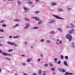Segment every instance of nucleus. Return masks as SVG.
<instances>
[{"instance_id":"nucleus-52","label":"nucleus","mask_w":75,"mask_h":75,"mask_svg":"<svg viewBox=\"0 0 75 75\" xmlns=\"http://www.w3.org/2000/svg\"><path fill=\"white\" fill-rule=\"evenodd\" d=\"M1 68L0 67V73L1 72Z\"/></svg>"},{"instance_id":"nucleus-56","label":"nucleus","mask_w":75,"mask_h":75,"mask_svg":"<svg viewBox=\"0 0 75 75\" xmlns=\"http://www.w3.org/2000/svg\"><path fill=\"white\" fill-rule=\"evenodd\" d=\"M24 75H27V74H25V73H24Z\"/></svg>"},{"instance_id":"nucleus-1","label":"nucleus","mask_w":75,"mask_h":75,"mask_svg":"<svg viewBox=\"0 0 75 75\" xmlns=\"http://www.w3.org/2000/svg\"><path fill=\"white\" fill-rule=\"evenodd\" d=\"M66 38L68 39L69 41H71L72 40V36L70 35L67 34L66 36Z\"/></svg>"},{"instance_id":"nucleus-34","label":"nucleus","mask_w":75,"mask_h":75,"mask_svg":"<svg viewBox=\"0 0 75 75\" xmlns=\"http://www.w3.org/2000/svg\"><path fill=\"white\" fill-rule=\"evenodd\" d=\"M71 25L72 27H75V26L74 25H73L72 24H71Z\"/></svg>"},{"instance_id":"nucleus-12","label":"nucleus","mask_w":75,"mask_h":75,"mask_svg":"<svg viewBox=\"0 0 75 75\" xmlns=\"http://www.w3.org/2000/svg\"><path fill=\"white\" fill-rule=\"evenodd\" d=\"M31 60V59H27V60L26 61V62H29Z\"/></svg>"},{"instance_id":"nucleus-59","label":"nucleus","mask_w":75,"mask_h":75,"mask_svg":"<svg viewBox=\"0 0 75 75\" xmlns=\"http://www.w3.org/2000/svg\"><path fill=\"white\" fill-rule=\"evenodd\" d=\"M40 55H41V57H43V56H42V54H41Z\"/></svg>"},{"instance_id":"nucleus-21","label":"nucleus","mask_w":75,"mask_h":75,"mask_svg":"<svg viewBox=\"0 0 75 75\" xmlns=\"http://www.w3.org/2000/svg\"><path fill=\"white\" fill-rule=\"evenodd\" d=\"M2 26H3V27H5L6 26V25L4 24H2Z\"/></svg>"},{"instance_id":"nucleus-54","label":"nucleus","mask_w":75,"mask_h":75,"mask_svg":"<svg viewBox=\"0 0 75 75\" xmlns=\"http://www.w3.org/2000/svg\"><path fill=\"white\" fill-rule=\"evenodd\" d=\"M0 46H3V45H2L1 44H0Z\"/></svg>"},{"instance_id":"nucleus-9","label":"nucleus","mask_w":75,"mask_h":75,"mask_svg":"<svg viewBox=\"0 0 75 75\" xmlns=\"http://www.w3.org/2000/svg\"><path fill=\"white\" fill-rule=\"evenodd\" d=\"M63 63L64 65L66 66V67H68V64H67V63L66 61H65Z\"/></svg>"},{"instance_id":"nucleus-16","label":"nucleus","mask_w":75,"mask_h":75,"mask_svg":"<svg viewBox=\"0 0 75 75\" xmlns=\"http://www.w3.org/2000/svg\"><path fill=\"white\" fill-rule=\"evenodd\" d=\"M65 58L66 59V60H67V59H68V56H66L65 57Z\"/></svg>"},{"instance_id":"nucleus-24","label":"nucleus","mask_w":75,"mask_h":75,"mask_svg":"<svg viewBox=\"0 0 75 75\" xmlns=\"http://www.w3.org/2000/svg\"><path fill=\"white\" fill-rule=\"evenodd\" d=\"M37 28H38V27H35L33 28V29H37Z\"/></svg>"},{"instance_id":"nucleus-45","label":"nucleus","mask_w":75,"mask_h":75,"mask_svg":"<svg viewBox=\"0 0 75 75\" xmlns=\"http://www.w3.org/2000/svg\"><path fill=\"white\" fill-rule=\"evenodd\" d=\"M33 75H37V74L35 73H34L33 74Z\"/></svg>"},{"instance_id":"nucleus-29","label":"nucleus","mask_w":75,"mask_h":75,"mask_svg":"<svg viewBox=\"0 0 75 75\" xmlns=\"http://www.w3.org/2000/svg\"><path fill=\"white\" fill-rule=\"evenodd\" d=\"M62 72H65V70L64 69H62Z\"/></svg>"},{"instance_id":"nucleus-40","label":"nucleus","mask_w":75,"mask_h":75,"mask_svg":"<svg viewBox=\"0 0 75 75\" xmlns=\"http://www.w3.org/2000/svg\"><path fill=\"white\" fill-rule=\"evenodd\" d=\"M6 59H7L8 60H9V61H10V59H9V58H6Z\"/></svg>"},{"instance_id":"nucleus-23","label":"nucleus","mask_w":75,"mask_h":75,"mask_svg":"<svg viewBox=\"0 0 75 75\" xmlns=\"http://www.w3.org/2000/svg\"><path fill=\"white\" fill-rule=\"evenodd\" d=\"M61 59H64V56H63L61 55Z\"/></svg>"},{"instance_id":"nucleus-11","label":"nucleus","mask_w":75,"mask_h":75,"mask_svg":"<svg viewBox=\"0 0 75 75\" xmlns=\"http://www.w3.org/2000/svg\"><path fill=\"white\" fill-rule=\"evenodd\" d=\"M72 33H73V31L72 30H70L69 32V34H72Z\"/></svg>"},{"instance_id":"nucleus-32","label":"nucleus","mask_w":75,"mask_h":75,"mask_svg":"<svg viewBox=\"0 0 75 75\" xmlns=\"http://www.w3.org/2000/svg\"><path fill=\"white\" fill-rule=\"evenodd\" d=\"M59 42L60 44H61L62 43V42L61 40H60Z\"/></svg>"},{"instance_id":"nucleus-47","label":"nucleus","mask_w":75,"mask_h":75,"mask_svg":"<svg viewBox=\"0 0 75 75\" xmlns=\"http://www.w3.org/2000/svg\"><path fill=\"white\" fill-rule=\"evenodd\" d=\"M12 37L11 36H9V38H12Z\"/></svg>"},{"instance_id":"nucleus-51","label":"nucleus","mask_w":75,"mask_h":75,"mask_svg":"<svg viewBox=\"0 0 75 75\" xmlns=\"http://www.w3.org/2000/svg\"><path fill=\"white\" fill-rule=\"evenodd\" d=\"M22 64L23 65H25V63H23Z\"/></svg>"},{"instance_id":"nucleus-31","label":"nucleus","mask_w":75,"mask_h":75,"mask_svg":"<svg viewBox=\"0 0 75 75\" xmlns=\"http://www.w3.org/2000/svg\"><path fill=\"white\" fill-rule=\"evenodd\" d=\"M42 23V21H39L38 22V24H41Z\"/></svg>"},{"instance_id":"nucleus-37","label":"nucleus","mask_w":75,"mask_h":75,"mask_svg":"<svg viewBox=\"0 0 75 75\" xmlns=\"http://www.w3.org/2000/svg\"><path fill=\"white\" fill-rule=\"evenodd\" d=\"M40 0H35V1L36 3H37V2H38V1H39Z\"/></svg>"},{"instance_id":"nucleus-8","label":"nucleus","mask_w":75,"mask_h":75,"mask_svg":"<svg viewBox=\"0 0 75 75\" xmlns=\"http://www.w3.org/2000/svg\"><path fill=\"white\" fill-rule=\"evenodd\" d=\"M73 75V74L72 73H70L69 72L66 73L64 75Z\"/></svg>"},{"instance_id":"nucleus-27","label":"nucleus","mask_w":75,"mask_h":75,"mask_svg":"<svg viewBox=\"0 0 75 75\" xmlns=\"http://www.w3.org/2000/svg\"><path fill=\"white\" fill-rule=\"evenodd\" d=\"M43 73H44V74H43L42 75H45L46 74V73H45V72L44 71H43Z\"/></svg>"},{"instance_id":"nucleus-36","label":"nucleus","mask_w":75,"mask_h":75,"mask_svg":"<svg viewBox=\"0 0 75 75\" xmlns=\"http://www.w3.org/2000/svg\"><path fill=\"white\" fill-rule=\"evenodd\" d=\"M63 11L61 9H59V11Z\"/></svg>"},{"instance_id":"nucleus-50","label":"nucleus","mask_w":75,"mask_h":75,"mask_svg":"<svg viewBox=\"0 0 75 75\" xmlns=\"http://www.w3.org/2000/svg\"><path fill=\"white\" fill-rule=\"evenodd\" d=\"M18 25H19V24H16V25H15V27H17V26Z\"/></svg>"},{"instance_id":"nucleus-55","label":"nucleus","mask_w":75,"mask_h":75,"mask_svg":"<svg viewBox=\"0 0 75 75\" xmlns=\"http://www.w3.org/2000/svg\"><path fill=\"white\" fill-rule=\"evenodd\" d=\"M22 57H25V56H24V55H22Z\"/></svg>"},{"instance_id":"nucleus-39","label":"nucleus","mask_w":75,"mask_h":75,"mask_svg":"<svg viewBox=\"0 0 75 75\" xmlns=\"http://www.w3.org/2000/svg\"><path fill=\"white\" fill-rule=\"evenodd\" d=\"M45 67H47V66H48V64H45Z\"/></svg>"},{"instance_id":"nucleus-6","label":"nucleus","mask_w":75,"mask_h":75,"mask_svg":"<svg viewBox=\"0 0 75 75\" xmlns=\"http://www.w3.org/2000/svg\"><path fill=\"white\" fill-rule=\"evenodd\" d=\"M26 26L25 27V29H26V28H28V27L30 26V24H28V23H27L26 24Z\"/></svg>"},{"instance_id":"nucleus-57","label":"nucleus","mask_w":75,"mask_h":75,"mask_svg":"<svg viewBox=\"0 0 75 75\" xmlns=\"http://www.w3.org/2000/svg\"><path fill=\"white\" fill-rule=\"evenodd\" d=\"M33 48V46H31V48Z\"/></svg>"},{"instance_id":"nucleus-33","label":"nucleus","mask_w":75,"mask_h":75,"mask_svg":"<svg viewBox=\"0 0 75 75\" xmlns=\"http://www.w3.org/2000/svg\"><path fill=\"white\" fill-rule=\"evenodd\" d=\"M0 32H4V30L2 29H0Z\"/></svg>"},{"instance_id":"nucleus-30","label":"nucleus","mask_w":75,"mask_h":75,"mask_svg":"<svg viewBox=\"0 0 75 75\" xmlns=\"http://www.w3.org/2000/svg\"><path fill=\"white\" fill-rule=\"evenodd\" d=\"M57 64H61V61H58Z\"/></svg>"},{"instance_id":"nucleus-7","label":"nucleus","mask_w":75,"mask_h":75,"mask_svg":"<svg viewBox=\"0 0 75 75\" xmlns=\"http://www.w3.org/2000/svg\"><path fill=\"white\" fill-rule=\"evenodd\" d=\"M38 74L39 75H41V74H42V71L41 70H38Z\"/></svg>"},{"instance_id":"nucleus-43","label":"nucleus","mask_w":75,"mask_h":75,"mask_svg":"<svg viewBox=\"0 0 75 75\" xmlns=\"http://www.w3.org/2000/svg\"><path fill=\"white\" fill-rule=\"evenodd\" d=\"M50 67H52V65L51 63H50Z\"/></svg>"},{"instance_id":"nucleus-22","label":"nucleus","mask_w":75,"mask_h":75,"mask_svg":"<svg viewBox=\"0 0 75 75\" xmlns=\"http://www.w3.org/2000/svg\"><path fill=\"white\" fill-rule=\"evenodd\" d=\"M58 69V70H59V71H60V72H62V69Z\"/></svg>"},{"instance_id":"nucleus-10","label":"nucleus","mask_w":75,"mask_h":75,"mask_svg":"<svg viewBox=\"0 0 75 75\" xmlns=\"http://www.w3.org/2000/svg\"><path fill=\"white\" fill-rule=\"evenodd\" d=\"M51 4L52 6H55V5H57V3H56L52 2V3Z\"/></svg>"},{"instance_id":"nucleus-53","label":"nucleus","mask_w":75,"mask_h":75,"mask_svg":"<svg viewBox=\"0 0 75 75\" xmlns=\"http://www.w3.org/2000/svg\"><path fill=\"white\" fill-rule=\"evenodd\" d=\"M40 59H39L38 60V61L39 62H40Z\"/></svg>"},{"instance_id":"nucleus-49","label":"nucleus","mask_w":75,"mask_h":75,"mask_svg":"<svg viewBox=\"0 0 75 75\" xmlns=\"http://www.w3.org/2000/svg\"><path fill=\"white\" fill-rule=\"evenodd\" d=\"M56 44H57V45H58V44H59V42H56Z\"/></svg>"},{"instance_id":"nucleus-41","label":"nucleus","mask_w":75,"mask_h":75,"mask_svg":"<svg viewBox=\"0 0 75 75\" xmlns=\"http://www.w3.org/2000/svg\"><path fill=\"white\" fill-rule=\"evenodd\" d=\"M3 53V52H2V51H1V50H0V53H1V54H2V53Z\"/></svg>"},{"instance_id":"nucleus-2","label":"nucleus","mask_w":75,"mask_h":75,"mask_svg":"<svg viewBox=\"0 0 75 75\" xmlns=\"http://www.w3.org/2000/svg\"><path fill=\"white\" fill-rule=\"evenodd\" d=\"M2 55H5V56H11V54H8L5 52L3 53Z\"/></svg>"},{"instance_id":"nucleus-35","label":"nucleus","mask_w":75,"mask_h":75,"mask_svg":"<svg viewBox=\"0 0 75 75\" xmlns=\"http://www.w3.org/2000/svg\"><path fill=\"white\" fill-rule=\"evenodd\" d=\"M17 2L19 4H21V2H20L19 1H18Z\"/></svg>"},{"instance_id":"nucleus-60","label":"nucleus","mask_w":75,"mask_h":75,"mask_svg":"<svg viewBox=\"0 0 75 75\" xmlns=\"http://www.w3.org/2000/svg\"><path fill=\"white\" fill-rule=\"evenodd\" d=\"M24 43H25V44H27V42H24Z\"/></svg>"},{"instance_id":"nucleus-5","label":"nucleus","mask_w":75,"mask_h":75,"mask_svg":"<svg viewBox=\"0 0 75 75\" xmlns=\"http://www.w3.org/2000/svg\"><path fill=\"white\" fill-rule=\"evenodd\" d=\"M54 16L55 17H56V18H57V19H62V20H64V18H60V17H59L57 16L54 15Z\"/></svg>"},{"instance_id":"nucleus-15","label":"nucleus","mask_w":75,"mask_h":75,"mask_svg":"<svg viewBox=\"0 0 75 75\" xmlns=\"http://www.w3.org/2000/svg\"><path fill=\"white\" fill-rule=\"evenodd\" d=\"M39 12H40V11H35V14H38V13H39Z\"/></svg>"},{"instance_id":"nucleus-38","label":"nucleus","mask_w":75,"mask_h":75,"mask_svg":"<svg viewBox=\"0 0 75 75\" xmlns=\"http://www.w3.org/2000/svg\"><path fill=\"white\" fill-rule=\"evenodd\" d=\"M40 41L41 42H43L44 41V39H41L40 40Z\"/></svg>"},{"instance_id":"nucleus-26","label":"nucleus","mask_w":75,"mask_h":75,"mask_svg":"<svg viewBox=\"0 0 75 75\" xmlns=\"http://www.w3.org/2000/svg\"><path fill=\"white\" fill-rule=\"evenodd\" d=\"M4 21L2 20L0 22V23H4Z\"/></svg>"},{"instance_id":"nucleus-61","label":"nucleus","mask_w":75,"mask_h":75,"mask_svg":"<svg viewBox=\"0 0 75 75\" xmlns=\"http://www.w3.org/2000/svg\"><path fill=\"white\" fill-rule=\"evenodd\" d=\"M0 38H3V37H0Z\"/></svg>"},{"instance_id":"nucleus-14","label":"nucleus","mask_w":75,"mask_h":75,"mask_svg":"<svg viewBox=\"0 0 75 75\" xmlns=\"http://www.w3.org/2000/svg\"><path fill=\"white\" fill-rule=\"evenodd\" d=\"M14 21H20V20H19L18 19H14Z\"/></svg>"},{"instance_id":"nucleus-19","label":"nucleus","mask_w":75,"mask_h":75,"mask_svg":"<svg viewBox=\"0 0 75 75\" xmlns=\"http://www.w3.org/2000/svg\"><path fill=\"white\" fill-rule=\"evenodd\" d=\"M54 33H55V32L53 31H51L50 32V34H54Z\"/></svg>"},{"instance_id":"nucleus-44","label":"nucleus","mask_w":75,"mask_h":75,"mask_svg":"<svg viewBox=\"0 0 75 75\" xmlns=\"http://www.w3.org/2000/svg\"><path fill=\"white\" fill-rule=\"evenodd\" d=\"M47 43H50V40H47Z\"/></svg>"},{"instance_id":"nucleus-64","label":"nucleus","mask_w":75,"mask_h":75,"mask_svg":"<svg viewBox=\"0 0 75 75\" xmlns=\"http://www.w3.org/2000/svg\"><path fill=\"white\" fill-rule=\"evenodd\" d=\"M59 39H58V40H57V41H59Z\"/></svg>"},{"instance_id":"nucleus-20","label":"nucleus","mask_w":75,"mask_h":75,"mask_svg":"<svg viewBox=\"0 0 75 75\" xmlns=\"http://www.w3.org/2000/svg\"><path fill=\"white\" fill-rule=\"evenodd\" d=\"M58 30H59V31H61V32H62V30H61V29L60 28H58Z\"/></svg>"},{"instance_id":"nucleus-28","label":"nucleus","mask_w":75,"mask_h":75,"mask_svg":"<svg viewBox=\"0 0 75 75\" xmlns=\"http://www.w3.org/2000/svg\"><path fill=\"white\" fill-rule=\"evenodd\" d=\"M55 69V68H52L51 69V70H52V71H54Z\"/></svg>"},{"instance_id":"nucleus-3","label":"nucleus","mask_w":75,"mask_h":75,"mask_svg":"<svg viewBox=\"0 0 75 75\" xmlns=\"http://www.w3.org/2000/svg\"><path fill=\"white\" fill-rule=\"evenodd\" d=\"M7 43L8 44H10V45H15V43L13 42H11L9 41H8Z\"/></svg>"},{"instance_id":"nucleus-13","label":"nucleus","mask_w":75,"mask_h":75,"mask_svg":"<svg viewBox=\"0 0 75 75\" xmlns=\"http://www.w3.org/2000/svg\"><path fill=\"white\" fill-rule=\"evenodd\" d=\"M13 49L9 50L8 51V52H11V51H13Z\"/></svg>"},{"instance_id":"nucleus-42","label":"nucleus","mask_w":75,"mask_h":75,"mask_svg":"<svg viewBox=\"0 0 75 75\" xmlns=\"http://www.w3.org/2000/svg\"><path fill=\"white\" fill-rule=\"evenodd\" d=\"M23 8H24V10H27V8L24 7Z\"/></svg>"},{"instance_id":"nucleus-18","label":"nucleus","mask_w":75,"mask_h":75,"mask_svg":"<svg viewBox=\"0 0 75 75\" xmlns=\"http://www.w3.org/2000/svg\"><path fill=\"white\" fill-rule=\"evenodd\" d=\"M54 21L55 20H52L51 22H49V23H54Z\"/></svg>"},{"instance_id":"nucleus-25","label":"nucleus","mask_w":75,"mask_h":75,"mask_svg":"<svg viewBox=\"0 0 75 75\" xmlns=\"http://www.w3.org/2000/svg\"><path fill=\"white\" fill-rule=\"evenodd\" d=\"M25 20H26V21H30V20L29 19H27V18H25Z\"/></svg>"},{"instance_id":"nucleus-48","label":"nucleus","mask_w":75,"mask_h":75,"mask_svg":"<svg viewBox=\"0 0 75 75\" xmlns=\"http://www.w3.org/2000/svg\"><path fill=\"white\" fill-rule=\"evenodd\" d=\"M29 4H32V2H28Z\"/></svg>"},{"instance_id":"nucleus-46","label":"nucleus","mask_w":75,"mask_h":75,"mask_svg":"<svg viewBox=\"0 0 75 75\" xmlns=\"http://www.w3.org/2000/svg\"><path fill=\"white\" fill-rule=\"evenodd\" d=\"M18 36L13 37V38H18Z\"/></svg>"},{"instance_id":"nucleus-17","label":"nucleus","mask_w":75,"mask_h":75,"mask_svg":"<svg viewBox=\"0 0 75 75\" xmlns=\"http://www.w3.org/2000/svg\"><path fill=\"white\" fill-rule=\"evenodd\" d=\"M54 60L55 62H57V59L56 58H54Z\"/></svg>"},{"instance_id":"nucleus-58","label":"nucleus","mask_w":75,"mask_h":75,"mask_svg":"<svg viewBox=\"0 0 75 75\" xmlns=\"http://www.w3.org/2000/svg\"><path fill=\"white\" fill-rule=\"evenodd\" d=\"M15 47H17V45H15Z\"/></svg>"},{"instance_id":"nucleus-63","label":"nucleus","mask_w":75,"mask_h":75,"mask_svg":"<svg viewBox=\"0 0 75 75\" xmlns=\"http://www.w3.org/2000/svg\"><path fill=\"white\" fill-rule=\"evenodd\" d=\"M68 26H67V28H68Z\"/></svg>"},{"instance_id":"nucleus-62","label":"nucleus","mask_w":75,"mask_h":75,"mask_svg":"<svg viewBox=\"0 0 75 75\" xmlns=\"http://www.w3.org/2000/svg\"><path fill=\"white\" fill-rule=\"evenodd\" d=\"M72 47H74V45H72Z\"/></svg>"},{"instance_id":"nucleus-4","label":"nucleus","mask_w":75,"mask_h":75,"mask_svg":"<svg viewBox=\"0 0 75 75\" xmlns=\"http://www.w3.org/2000/svg\"><path fill=\"white\" fill-rule=\"evenodd\" d=\"M32 18L33 19H35L36 21H39V18H38L35 17H32Z\"/></svg>"}]
</instances>
